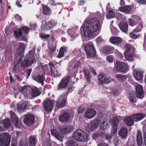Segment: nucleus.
I'll return each mask as SVG.
<instances>
[{"instance_id": "f257e3e1", "label": "nucleus", "mask_w": 146, "mask_h": 146, "mask_svg": "<svg viewBox=\"0 0 146 146\" xmlns=\"http://www.w3.org/2000/svg\"><path fill=\"white\" fill-rule=\"evenodd\" d=\"M84 31L83 36L85 38L91 36L100 28L99 20L96 18L86 19L82 25Z\"/></svg>"}, {"instance_id": "f03ea898", "label": "nucleus", "mask_w": 146, "mask_h": 146, "mask_svg": "<svg viewBox=\"0 0 146 146\" xmlns=\"http://www.w3.org/2000/svg\"><path fill=\"white\" fill-rule=\"evenodd\" d=\"M72 137L74 139L82 142L86 141L88 138L86 133L80 129L76 130L73 133Z\"/></svg>"}, {"instance_id": "7ed1b4c3", "label": "nucleus", "mask_w": 146, "mask_h": 146, "mask_svg": "<svg viewBox=\"0 0 146 146\" xmlns=\"http://www.w3.org/2000/svg\"><path fill=\"white\" fill-rule=\"evenodd\" d=\"M11 141L10 136L7 133L0 134V146H9Z\"/></svg>"}, {"instance_id": "20e7f679", "label": "nucleus", "mask_w": 146, "mask_h": 146, "mask_svg": "<svg viewBox=\"0 0 146 146\" xmlns=\"http://www.w3.org/2000/svg\"><path fill=\"white\" fill-rule=\"evenodd\" d=\"M36 55L34 52L30 51L29 55V60L25 59L22 63L21 65L23 67H27L31 65L32 64L35 63L36 60L35 56Z\"/></svg>"}, {"instance_id": "39448f33", "label": "nucleus", "mask_w": 146, "mask_h": 146, "mask_svg": "<svg viewBox=\"0 0 146 146\" xmlns=\"http://www.w3.org/2000/svg\"><path fill=\"white\" fill-rule=\"evenodd\" d=\"M85 52L88 56L91 57H94L96 54V51L94 48L92 42H90L86 44L84 47Z\"/></svg>"}, {"instance_id": "423d86ee", "label": "nucleus", "mask_w": 146, "mask_h": 146, "mask_svg": "<svg viewBox=\"0 0 146 146\" xmlns=\"http://www.w3.org/2000/svg\"><path fill=\"white\" fill-rule=\"evenodd\" d=\"M41 26V28L43 30H50L56 26L57 24L54 20H51L47 23L45 21H43Z\"/></svg>"}, {"instance_id": "0eeeda50", "label": "nucleus", "mask_w": 146, "mask_h": 146, "mask_svg": "<svg viewBox=\"0 0 146 146\" xmlns=\"http://www.w3.org/2000/svg\"><path fill=\"white\" fill-rule=\"evenodd\" d=\"M53 102L49 99H46L43 103L45 110L46 111L50 112L53 109Z\"/></svg>"}, {"instance_id": "6e6552de", "label": "nucleus", "mask_w": 146, "mask_h": 146, "mask_svg": "<svg viewBox=\"0 0 146 146\" xmlns=\"http://www.w3.org/2000/svg\"><path fill=\"white\" fill-rule=\"evenodd\" d=\"M128 67L127 64L125 63L119 61L116 62V68L118 71L125 73Z\"/></svg>"}, {"instance_id": "1a4fd4ad", "label": "nucleus", "mask_w": 146, "mask_h": 146, "mask_svg": "<svg viewBox=\"0 0 146 146\" xmlns=\"http://www.w3.org/2000/svg\"><path fill=\"white\" fill-rule=\"evenodd\" d=\"M24 123L28 125L32 124L35 122L34 116L32 114L26 115L23 120Z\"/></svg>"}, {"instance_id": "9d476101", "label": "nucleus", "mask_w": 146, "mask_h": 146, "mask_svg": "<svg viewBox=\"0 0 146 146\" xmlns=\"http://www.w3.org/2000/svg\"><path fill=\"white\" fill-rule=\"evenodd\" d=\"M136 96L140 99L142 98L144 96V92L142 85H137L136 87Z\"/></svg>"}, {"instance_id": "9b49d317", "label": "nucleus", "mask_w": 146, "mask_h": 146, "mask_svg": "<svg viewBox=\"0 0 146 146\" xmlns=\"http://www.w3.org/2000/svg\"><path fill=\"white\" fill-rule=\"evenodd\" d=\"M66 97L65 95H62L60 97L56 103L57 106L62 108L65 106Z\"/></svg>"}, {"instance_id": "f8f14e48", "label": "nucleus", "mask_w": 146, "mask_h": 146, "mask_svg": "<svg viewBox=\"0 0 146 146\" xmlns=\"http://www.w3.org/2000/svg\"><path fill=\"white\" fill-rule=\"evenodd\" d=\"M70 76H68L66 78H63L61 81L58 87V90H60L61 88H65L67 85L70 80Z\"/></svg>"}, {"instance_id": "ddd939ff", "label": "nucleus", "mask_w": 146, "mask_h": 146, "mask_svg": "<svg viewBox=\"0 0 146 146\" xmlns=\"http://www.w3.org/2000/svg\"><path fill=\"white\" fill-rule=\"evenodd\" d=\"M119 123L118 119L116 117L113 118L112 122L111 123L112 129L111 133L112 134H114L117 132V125Z\"/></svg>"}, {"instance_id": "4468645a", "label": "nucleus", "mask_w": 146, "mask_h": 146, "mask_svg": "<svg viewBox=\"0 0 146 146\" xmlns=\"http://www.w3.org/2000/svg\"><path fill=\"white\" fill-rule=\"evenodd\" d=\"M96 113V111L94 109H88L85 113V116L87 118L90 119L93 117Z\"/></svg>"}, {"instance_id": "2eb2a0df", "label": "nucleus", "mask_w": 146, "mask_h": 146, "mask_svg": "<svg viewBox=\"0 0 146 146\" xmlns=\"http://www.w3.org/2000/svg\"><path fill=\"white\" fill-rule=\"evenodd\" d=\"M133 74L134 78L137 80H141L143 77V72L140 69L134 70L133 71Z\"/></svg>"}, {"instance_id": "dca6fc26", "label": "nucleus", "mask_w": 146, "mask_h": 146, "mask_svg": "<svg viewBox=\"0 0 146 146\" xmlns=\"http://www.w3.org/2000/svg\"><path fill=\"white\" fill-rule=\"evenodd\" d=\"M28 87L27 86H24L22 88L21 92L24 95L26 98H30L31 96V91L28 89Z\"/></svg>"}, {"instance_id": "f3484780", "label": "nucleus", "mask_w": 146, "mask_h": 146, "mask_svg": "<svg viewBox=\"0 0 146 146\" xmlns=\"http://www.w3.org/2000/svg\"><path fill=\"white\" fill-rule=\"evenodd\" d=\"M33 79L38 83L41 84L42 85H44V82L45 79L44 75L37 74L33 77Z\"/></svg>"}, {"instance_id": "a211bd4d", "label": "nucleus", "mask_w": 146, "mask_h": 146, "mask_svg": "<svg viewBox=\"0 0 146 146\" xmlns=\"http://www.w3.org/2000/svg\"><path fill=\"white\" fill-rule=\"evenodd\" d=\"M73 126L72 125H66L63 126L61 129V131L62 133L66 134L72 131Z\"/></svg>"}, {"instance_id": "6ab92c4d", "label": "nucleus", "mask_w": 146, "mask_h": 146, "mask_svg": "<svg viewBox=\"0 0 146 146\" xmlns=\"http://www.w3.org/2000/svg\"><path fill=\"white\" fill-rule=\"evenodd\" d=\"M11 117L12 121L14 123L15 126L18 127H19V124L18 121V118L15 114L12 111H10Z\"/></svg>"}, {"instance_id": "aec40b11", "label": "nucleus", "mask_w": 146, "mask_h": 146, "mask_svg": "<svg viewBox=\"0 0 146 146\" xmlns=\"http://www.w3.org/2000/svg\"><path fill=\"white\" fill-rule=\"evenodd\" d=\"M110 41L112 44L118 45L122 42V40L119 37L112 36L110 38Z\"/></svg>"}, {"instance_id": "412c9836", "label": "nucleus", "mask_w": 146, "mask_h": 146, "mask_svg": "<svg viewBox=\"0 0 146 146\" xmlns=\"http://www.w3.org/2000/svg\"><path fill=\"white\" fill-rule=\"evenodd\" d=\"M119 134L122 138H126L127 135V129L124 127L121 128L119 132Z\"/></svg>"}, {"instance_id": "4be33fe9", "label": "nucleus", "mask_w": 146, "mask_h": 146, "mask_svg": "<svg viewBox=\"0 0 146 146\" xmlns=\"http://www.w3.org/2000/svg\"><path fill=\"white\" fill-rule=\"evenodd\" d=\"M27 102H24L22 103L18 104L17 106L18 111L19 112H22L24 111L27 105Z\"/></svg>"}, {"instance_id": "5701e85b", "label": "nucleus", "mask_w": 146, "mask_h": 146, "mask_svg": "<svg viewBox=\"0 0 146 146\" xmlns=\"http://www.w3.org/2000/svg\"><path fill=\"white\" fill-rule=\"evenodd\" d=\"M49 65L50 67L51 72L52 74H54L55 77H57L60 76L59 74H58V71L54 68V66L52 62H50Z\"/></svg>"}, {"instance_id": "b1692460", "label": "nucleus", "mask_w": 146, "mask_h": 146, "mask_svg": "<svg viewBox=\"0 0 146 146\" xmlns=\"http://www.w3.org/2000/svg\"><path fill=\"white\" fill-rule=\"evenodd\" d=\"M69 115L68 113H64L61 115L59 118L60 121L62 123L67 122L69 119Z\"/></svg>"}, {"instance_id": "393cba45", "label": "nucleus", "mask_w": 146, "mask_h": 146, "mask_svg": "<svg viewBox=\"0 0 146 146\" xmlns=\"http://www.w3.org/2000/svg\"><path fill=\"white\" fill-rule=\"evenodd\" d=\"M32 92L31 96L33 98H35L40 95V93L38 90V88L35 87H33L31 88Z\"/></svg>"}, {"instance_id": "a878e982", "label": "nucleus", "mask_w": 146, "mask_h": 146, "mask_svg": "<svg viewBox=\"0 0 146 146\" xmlns=\"http://www.w3.org/2000/svg\"><path fill=\"white\" fill-rule=\"evenodd\" d=\"M133 52H124V54L125 57L127 60L130 61H133L134 60Z\"/></svg>"}, {"instance_id": "bb28decb", "label": "nucleus", "mask_w": 146, "mask_h": 146, "mask_svg": "<svg viewBox=\"0 0 146 146\" xmlns=\"http://www.w3.org/2000/svg\"><path fill=\"white\" fill-rule=\"evenodd\" d=\"M113 49V48L111 46H105L102 48L101 51L104 54H109L112 52Z\"/></svg>"}, {"instance_id": "cd10ccee", "label": "nucleus", "mask_w": 146, "mask_h": 146, "mask_svg": "<svg viewBox=\"0 0 146 146\" xmlns=\"http://www.w3.org/2000/svg\"><path fill=\"white\" fill-rule=\"evenodd\" d=\"M131 7L126 5L123 7H119L118 10L121 12L126 13H129L131 11Z\"/></svg>"}, {"instance_id": "c85d7f7f", "label": "nucleus", "mask_w": 146, "mask_h": 146, "mask_svg": "<svg viewBox=\"0 0 146 146\" xmlns=\"http://www.w3.org/2000/svg\"><path fill=\"white\" fill-rule=\"evenodd\" d=\"M132 117L135 121H138L143 119L145 116L142 114L139 113L133 114Z\"/></svg>"}, {"instance_id": "c756f323", "label": "nucleus", "mask_w": 146, "mask_h": 146, "mask_svg": "<svg viewBox=\"0 0 146 146\" xmlns=\"http://www.w3.org/2000/svg\"><path fill=\"white\" fill-rule=\"evenodd\" d=\"M133 119L132 117H128L125 119L124 121L125 123L128 126H131L133 125L134 123Z\"/></svg>"}, {"instance_id": "7c9ffc66", "label": "nucleus", "mask_w": 146, "mask_h": 146, "mask_svg": "<svg viewBox=\"0 0 146 146\" xmlns=\"http://www.w3.org/2000/svg\"><path fill=\"white\" fill-rule=\"evenodd\" d=\"M119 27L122 31L126 32L128 29V25L126 23H122L119 24Z\"/></svg>"}, {"instance_id": "2f4dec72", "label": "nucleus", "mask_w": 146, "mask_h": 146, "mask_svg": "<svg viewBox=\"0 0 146 146\" xmlns=\"http://www.w3.org/2000/svg\"><path fill=\"white\" fill-rule=\"evenodd\" d=\"M124 48L125 50V52H133V48L130 44L126 43L125 45Z\"/></svg>"}, {"instance_id": "473e14b6", "label": "nucleus", "mask_w": 146, "mask_h": 146, "mask_svg": "<svg viewBox=\"0 0 146 146\" xmlns=\"http://www.w3.org/2000/svg\"><path fill=\"white\" fill-rule=\"evenodd\" d=\"M134 92L132 91L129 94V101L132 104L135 103L136 102L135 98L134 97Z\"/></svg>"}, {"instance_id": "72a5a7b5", "label": "nucleus", "mask_w": 146, "mask_h": 146, "mask_svg": "<svg viewBox=\"0 0 146 146\" xmlns=\"http://www.w3.org/2000/svg\"><path fill=\"white\" fill-rule=\"evenodd\" d=\"M67 52L66 48L65 47L61 48L59 50V54L57 57L59 58L62 57L65 53Z\"/></svg>"}, {"instance_id": "f704fd0d", "label": "nucleus", "mask_w": 146, "mask_h": 146, "mask_svg": "<svg viewBox=\"0 0 146 146\" xmlns=\"http://www.w3.org/2000/svg\"><path fill=\"white\" fill-rule=\"evenodd\" d=\"M111 78L110 77H106L104 78L101 81L100 85H102L103 84H107L111 82Z\"/></svg>"}, {"instance_id": "c9c22d12", "label": "nucleus", "mask_w": 146, "mask_h": 146, "mask_svg": "<svg viewBox=\"0 0 146 146\" xmlns=\"http://www.w3.org/2000/svg\"><path fill=\"white\" fill-rule=\"evenodd\" d=\"M57 42L56 40H54L52 44H50L49 46V49L52 52L55 51L57 46Z\"/></svg>"}, {"instance_id": "e433bc0d", "label": "nucleus", "mask_w": 146, "mask_h": 146, "mask_svg": "<svg viewBox=\"0 0 146 146\" xmlns=\"http://www.w3.org/2000/svg\"><path fill=\"white\" fill-rule=\"evenodd\" d=\"M43 13L46 15H50L51 12L50 9L46 6L43 7Z\"/></svg>"}, {"instance_id": "4c0bfd02", "label": "nucleus", "mask_w": 146, "mask_h": 146, "mask_svg": "<svg viewBox=\"0 0 146 146\" xmlns=\"http://www.w3.org/2000/svg\"><path fill=\"white\" fill-rule=\"evenodd\" d=\"M138 23L136 28L133 30L134 32H135L136 33H137L141 31L143 27V24L142 22H140Z\"/></svg>"}, {"instance_id": "58836bf2", "label": "nucleus", "mask_w": 146, "mask_h": 146, "mask_svg": "<svg viewBox=\"0 0 146 146\" xmlns=\"http://www.w3.org/2000/svg\"><path fill=\"white\" fill-rule=\"evenodd\" d=\"M25 45L22 43H19V46L17 49V52L19 54L22 53L25 50Z\"/></svg>"}, {"instance_id": "ea45409f", "label": "nucleus", "mask_w": 146, "mask_h": 146, "mask_svg": "<svg viewBox=\"0 0 146 146\" xmlns=\"http://www.w3.org/2000/svg\"><path fill=\"white\" fill-rule=\"evenodd\" d=\"M115 77L118 80L121 82H124L126 80V77L125 76H123L120 74L116 75Z\"/></svg>"}, {"instance_id": "a19ab883", "label": "nucleus", "mask_w": 146, "mask_h": 146, "mask_svg": "<svg viewBox=\"0 0 146 146\" xmlns=\"http://www.w3.org/2000/svg\"><path fill=\"white\" fill-rule=\"evenodd\" d=\"M29 143L30 146H35L36 145V139L32 136L29 138Z\"/></svg>"}, {"instance_id": "79ce46f5", "label": "nucleus", "mask_w": 146, "mask_h": 146, "mask_svg": "<svg viewBox=\"0 0 146 146\" xmlns=\"http://www.w3.org/2000/svg\"><path fill=\"white\" fill-rule=\"evenodd\" d=\"M108 13L106 15V17L108 19H110L114 17L115 15L114 12L111 10H109V11H107Z\"/></svg>"}, {"instance_id": "37998d69", "label": "nucleus", "mask_w": 146, "mask_h": 146, "mask_svg": "<svg viewBox=\"0 0 146 146\" xmlns=\"http://www.w3.org/2000/svg\"><path fill=\"white\" fill-rule=\"evenodd\" d=\"M131 17L133 19L135 20L136 23H139L142 22L141 18L137 15H134L131 16Z\"/></svg>"}, {"instance_id": "c03bdc74", "label": "nucleus", "mask_w": 146, "mask_h": 146, "mask_svg": "<svg viewBox=\"0 0 146 146\" xmlns=\"http://www.w3.org/2000/svg\"><path fill=\"white\" fill-rule=\"evenodd\" d=\"M109 127L106 121H104L100 124V127L102 129H107Z\"/></svg>"}, {"instance_id": "a18cd8bd", "label": "nucleus", "mask_w": 146, "mask_h": 146, "mask_svg": "<svg viewBox=\"0 0 146 146\" xmlns=\"http://www.w3.org/2000/svg\"><path fill=\"white\" fill-rule=\"evenodd\" d=\"M84 72L86 79L88 82H89L90 80L89 71L88 69H85L84 70Z\"/></svg>"}, {"instance_id": "49530a36", "label": "nucleus", "mask_w": 146, "mask_h": 146, "mask_svg": "<svg viewBox=\"0 0 146 146\" xmlns=\"http://www.w3.org/2000/svg\"><path fill=\"white\" fill-rule=\"evenodd\" d=\"M66 146H78V144L74 140H72L69 141L67 143Z\"/></svg>"}, {"instance_id": "de8ad7c7", "label": "nucleus", "mask_w": 146, "mask_h": 146, "mask_svg": "<svg viewBox=\"0 0 146 146\" xmlns=\"http://www.w3.org/2000/svg\"><path fill=\"white\" fill-rule=\"evenodd\" d=\"M14 33L16 38H19L22 35V32L21 30L17 29L15 31Z\"/></svg>"}, {"instance_id": "09e8293b", "label": "nucleus", "mask_w": 146, "mask_h": 146, "mask_svg": "<svg viewBox=\"0 0 146 146\" xmlns=\"http://www.w3.org/2000/svg\"><path fill=\"white\" fill-rule=\"evenodd\" d=\"M129 25L131 26H133L137 25V23L132 18L128 19Z\"/></svg>"}, {"instance_id": "8fccbe9b", "label": "nucleus", "mask_w": 146, "mask_h": 146, "mask_svg": "<svg viewBox=\"0 0 146 146\" xmlns=\"http://www.w3.org/2000/svg\"><path fill=\"white\" fill-rule=\"evenodd\" d=\"M136 33L135 32H134V31H133L130 33L129 34V36L130 37L133 39H136L138 37V36L137 35H135V33Z\"/></svg>"}, {"instance_id": "3c124183", "label": "nucleus", "mask_w": 146, "mask_h": 146, "mask_svg": "<svg viewBox=\"0 0 146 146\" xmlns=\"http://www.w3.org/2000/svg\"><path fill=\"white\" fill-rule=\"evenodd\" d=\"M4 126L5 128L8 127L10 125L9 120L7 119L4 120L3 121Z\"/></svg>"}, {"instance_id": "603ef678", "label": "nucleus", "mask_w": 146, "mask_h": 146, "mask_svg": "<svg viewBox=\"0 0 146 146\" xmlns=\"http://www.w3.org/2000/svg\"><path fill=\"white\" fill-rule=\"evenodd\" d=\"M113 60L114 58L113 56L112 55H109L106 57V60L109 63L113 62Z\"/></svg>"}, {"instance_id": "864d4df0", "label": "nucleus", "mask_w": 146, "mask_h": 146, "mask_svg": "<svg viewBox=\"0 0 146 146\" xmlns=\"http://www.w3.org/2000/svg\"><path fill=\"white\" fill-rule=\"evenodd\" d=\"M21 30L22 32L26 34H27L29 31L28 28L26 27H23L21 28Z\"/></svg>"}, {"instance_id": "5fc2aeb1", "label": "nucleus", "mask_w": 146, "mask_h": 146, "mask_svg": "<svg viewBox=\"0 0 146 146\" xmlns=\"http://www.w3.org/2000/svg\"><path fill=\"white\" fill-rule=\"evenodd\" d=\"M99 123L100 122L98 121L96 123L94 122L92 123L91 125V126L92 128L96 129L99 126Z\"/></svg>"}, {"instance_id": "6e6d98bb", "label": "nucleus", "mask_w": 146, "mask_h": 146, "mask_svg": "<svg viewBox=\"0 0 146 146\" xmlns=\"http://www.w3.org/2000/svg\"><path fill=\"white\" fill-rule=\"evenodd\" d=\"M137 142L138 146H141L142 144V138H137Z\"/></svg>"}, {"instance_id": "4d7b16f0", "label": "nucleus", "mask_w": 146, "mask_h": 146, "mask_svg": "<svg viewBox=\"0 0 146 146\" xmlns=\"http://www.w3.org/2000/svg\"><path fill=\"white\" fill-rule=\"evenodd\" d=\"M104 75L103 73L100 74L98 76L99 83L100 84L104 78Z\"/></svg>"}, {"instance_id": "13d9d810", "label": "nucleus", "mask_w": 146, "mask_h": 146, "mask_svg": "<svg viewBox=\"0 0 146 146\" xmlns=\"http://www.w3.org/2000/svg\"><path fill=\"white\" fill-rule=\"evenodd\" d=\"M120 142V141L117 137L114 138L113 140V143L116 146H117Z\"/></svg>"}, {"instance_id": "bf43d9fd", "label": "nucleus", "mask_w": 146, "mask_h": 146, "mask_svg": "<svg viewBox=\"0 0 146 146\" xmlns=\"http://www.w3.org/2000/svg\"><path fill=\"white\" fill-rule=\"evenodd\" d=\"M67 32H68V33H69V35L70 36H72L73 37H76V36H78V35H77L76 36L75 35H74L75 34V32H72V30H71V29H68L67 31Z\"/></svg>"}, {"instance_id": "052dcab7", "label": "nucleus", "mask_w": 146, "mask_h": 146, "mask_svg": "<svg viewBox=\"0 0 146 146\" xmlns=\"http://www.w3.org/2000/svg\"><path fill=\"white\" fill-rule=\"evenodd\" d=\"M55 137L57 139L60 141H61L62 140V136L60 135L59 132L57 133V134L56 135Z\"/></svg>"}, {"instance_id": "680f3d73", "label": "nucleus", "mask_w": 146, "mask_h": 146, "mask_svg": "<svg viewBox=\"0 0 146 146\" xmlns=\"http://www.w3.org/2000/svg\"><path fill=\"white\" fill-rule=\"evenodd\" d=\"M115 17L118 20H121L122 18V15L119 13H117L115 16Z\"/></svg>"}, {"instance_id": "e2e57ef3", "label": "nucleus", "mask_w": 146, "mask_h": 146, "mask_svg": "<svg viewBox=\"0 0 146 146\" xmlns=\"http://www.w3.org/2000/svg\"><path fill=\"white\" fill-rule=\"evenodd\" d=\"M40 36L41 38H48L50 35H45L44 34L42 33L40 34Z\"/></svg>"}, {"instance_id": "0e129e2a", "label": "nucleus", "mask_w": 146, "mask_h": 146, "mask_svg": "<svg viewBox=\"0 0 146 146\" xmlns=\"http://www.w3.org/2000/svg\"><path fill=\"white\" fill-rule=\"evenodd\" d=\"M137 138H142L141 135V132L140 130L137 131Z\"/></svg>"}, {"instance_id": "69168bd1", "label": "nucleus", "mask_w": 146, "mask_h": 146, "mask_svg": "<svg viewBox=\"0 0 146 146\" xmlns=\"http://www.w3.org/2000/svg\"><path fill=\"white\" fill-rule=\"evenodd\" d=\"M138 2L141 5H145L146 0H138Z\"/></svg>"}, {"instance_id": "338daca9", "label": "nucleus", "mask_w": 146, "mask_h": 146, "mask_svg": "<svg viewBox=\"0 0 146 146\" xmlns=\"http://www.w3.org/2000/svg\"><path fill=\"white\" fill-rule=\"evenodd\" d=\"M58 133V132L56 130L54 129H52L51 131V134L54 136L55 137L57 134V133Z\"/></svg>"}, {"instance_id": "774afa93", "label": "nucleus", "mask_w": 146, "mask_h": 146, "mask_svg": "<svg viewBox=\"0 0 146 146\" xmlns=\"http://www.w3.org/2000/svg\"><path fill=\"white\" fill-rule=\"evenodd\" d=\"M20 146H28L27 144L24 141H20Z\"/></svg>"}]
</instances>
